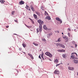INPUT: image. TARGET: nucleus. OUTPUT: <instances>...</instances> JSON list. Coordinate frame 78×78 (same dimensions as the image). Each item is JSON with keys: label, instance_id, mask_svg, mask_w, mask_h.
Returning a JSON list of instances; mask_svg holds the SVG:
<instances>
[{"label": "nucleus", "instance_id": "nucleus-1", "mask_svg": "<svg viewBox=\"0 0 78 78\" xmlns=\"http://www.w3.org/2000/svg\"><path fill=\"white\" fill-rule=\"evenodd\" d=\"M76 56H78V55H77L76 53L75 52H74V53H72L71 57V59H73V62H74L75 64H78V61L77 60V59H78V58L77 57H76Z\"/></svg>", "mask_w": 78, "mask_h": 78}, {"label": "nucleus", "instance_id": "nucleus-2", "mask_svg": "<svg viewBox=\"0 0 78 78\" xmlns=\"http://www.w3.org/2000/svg\"><path fill=\"white\" fill-rule=\"evenodd\" d=\"M37 22L39 24V28L37 29V32H41L42 29V25L44 24V21H41V20H39L37 21Z\"/></svg>", "mask_w": 78, "mask_h": 78}, {"label": "nucleus", "instance_id": "nucleus-3", "mask_svg": "<svg viewBox=\"0 0 78 78\" xmlns=\"http://www.w3.org/2000/svg\"><path fill=\"white\" fill-rule=\"evenodd\" d=\"M55 19L57 20H58V21H59V22H60V24H61V23L62 22V21L61 20V19H60V18H58V17L56 18H55Z\"/></svg>", "mask_w": 78, "mask_h": 78}, {"label": "nucleus", "instance_id": "nucleus-4", "mask_svg": "<svg viewBox=\"0 0 78 78\" xmlns=\"http://www.w3.org/2000/svg\"><path fill=\"white\" fill-rule=\"evenodd\" d=\"M55 19L57 20H58V21H59V22H60V24H61V23L62 22V21L61 20V19H60V18H58V17L56 18H55Z\"/></svg>", "mask_w": 78, "mask_h": 78}, {"label": "nucleus", "instance_id": "nucleus-5", "mask_svg": "<svg viewBox=\"0 0 78 78\" xmlns=\"http://www.w3.org/2000/svg\"><path fill=\"white\" fill-rule=\"evenodd\" d=\"M55 19L57 20H58V21H59V22H60V24H61V23L62 22V21L61 20V19H60V18H58V17L56 18H55Z\"/></svg>", "mask_w": 78, "mask_h": 78}, {"label": "nucleus", "instance_id": "nucleus-6", "mask_svg": "<svg viewBox=\"0 0 78 78\" xmlns=\"http://www.w3.org/2000/svg\"><path fill=\"white\" fill-rule=\"evenodd\" d=\"M54 73L55 74H59V72L58 70H56L55 71Z\"/></svg>", "mask_w": 78, "mask_h": 78}, {"label": "nucleus", "instance_id": "nucleus-7", "mask_svg": "<svg viewBox=\"0 0 78 78\" xmlns=\"http://www.w3.org/2000/svg\"><path fill=\"white\" fill-rule=\"evenodd\" d=\"M24 3H25V2H24V1H23L22 0L20 1L19 2V4H20V5H23Z\"/></svg>", "mask_w": 78, "mask_h": 78}, {"label": "nucleus", "instance_id": "nucleus-8", "mask_svg": "<svg viewBox=\"0 0 78 78\" xmlns=\"http://www.w3.org/2000/svg\"><path fill=\"white\" fill-rule=\"evenodd\" d=\"M59 47H62V48H65V46H64V45L61 44H60Z\"/></svg>", "mask_w": 78, "mask_h": 78}, {"label": "nucleus", "instance_id": "nucleus-9", "mask_svg": "<svg viewBox=\"0 0 78 78\" xmlns=\"http://www.w3.org/2000/svg\"><path fill=\"white\" fill-rule=\"evenodd\" d=\"M25 8L27 9H28L29 11H30V10H31L30 8L28 6H27V5H26V7Z\"/></svg>", "mask_w": 78, "mask_h": 78}, {"label": "nucleus", "instance_id": "nucleus-10", "mask_svg": "<svg viewBox=\"0 0 78 78\" xmlns=\"http://www.w3.org/2000/svg\"><path fill=\"white\" fill-rule=\"evenodd\" d=\"M45 19H48V20H50V19H51V18L49 16H48L46 17Z\"/></svg>", "mask_w": 78, "mask_h": 78}, {"label": "nucleus", "instance_id": "nucleus-11", "mask_svg": "<svg viewBox=\"0 0 78 78\" xmlns=\"http://www.w3.org/2000/svg\"><path fill=\"white\" fill-rule=\"evenodd\" d=\"M69 41V38H68V37H67L65 39V42H67Z\"/></svg>", "mask_w": 78, "mask_h": 78}, {"label": "nucleus", "instance_id": "nucleus-12", "mask_svg": "<svg viewBox=\"0 0 78 78\" xmlns=\"http://www.w3.org/2000/svg\"><path fill=\"white\" fill-rule=\"evenodd\" d=\"M59 51L60 52H65L66 51L65 50H64L63 49L62 50H59Z\"/></svg>", "mask_w": 78, "mask_h": 78}, {"label": "nucleus", "instance_id": "nucleus-13", "mask_svg": "<svg viewBox=\"0 0 78 78\" xmlns=\"http://www.w3.org/2000/svg\"><path fill=\"white\" fill-rule=\"evenodd\" d=\"M50 53L49 52H47L45 53V55L47 56H48V55H49V54H50Z\"/></svg>", "mask_w": 78, "mask_h": 78}, {"label": "nucleus", "instance_id": "nucleus-14", "mask_svg": "<svg viewBox=\"0 0 78 78\" xmlns=\"http://www.w3.org/2000/svg\"><path fill=\"white\" fill-rule=\"evenodd\" d=\"M43 28L44 29H45V30H47V27H46V25H44L43 26Z\"/></svg>", "mask_w": 78, "mask_h": 78}, {"label": "nucleus", "instance_id": "nucleus-15", "mask_svg": "<svg viewBox=\"0 0 78 78\" xmlns=\"http://www.w3.org/2000/svg\"><path fill=\"white\" fill-rule=\"evenodd\" d=\"M30 8L32 11H34V8H33V6H31Z\"/></svg>", "mask_w": 78, "mask_h": 78}, {"label": "nucleus", "instance_id": "nucleus-16", "mask_svg": "<svg viewBox=\"0 0 78 78\" xmlns=\"http://www.w3.org/2000/svg\"><path fill=\"white\" fill-rule=\"evenodd\" d=\"M34 16L35 17V19H36L37 18V15H36L35 14H34Z\"/></svg>", "mask_w": 78, "mask_h": 78}, {"label": "nucleus", "instance_id": "nucleus-17", "mask_svg": "<svg viewBox=\"0 0 78 78\" xmlns=\"http://www.w3.org/2000/svg\"><path fill=\"white\" fill-rule=\"evenodd\" d=\"M0 2L2 3H4V2H5V1L4 0H1L0 1Z\"/></svg>", "mask_w": 78, "mask_h": 78}, {"label": "nucleus", "instance_id": "nucleus-18", "mask_svg": "<svg viewBox=\"0 0 78 78\" xmlns=\"http://www.w3.org/2000/svg\"><path fill=\"white\" fill-rule=\"evenodd\" d=\"M55 62L56 63V64H57V63H58V59H55Z\"/></svg>", "mask_w": 78, "mask_h": 78}, {"label": "nucleus", "instance_id": "nucleus-19", "mask_svg": "<svg viewBox=\"0 0 78 78\" xmlns=\"http://www.w3.org/2000/svg\"><path fill=\"white\" fill-rule=\"evenodd\" d=\"M47 37L48 39H50V34H48L47 35Z\"/></svg>", "mask_w": 78, "mask_h": 78}, {"label": "nucleus", "instance_id": "nucleus-20", "mask_svg": "<svg viewBox=\"0 0 78 78\" xmlns=\"http://www.w3.org/2000/svg\"><path fill=\"white\" fill-rule=\"evenodd\" d=\"M43 55H44V53H43V52L42 51V53L41 55V58H42L44 57V56Z\"/></svg>", "mask_w": 78, "mask_h": 78}, {"label": "nucleus", "instance_id": "nucleus-21", "mask_svg": "<svg viewBox=\"0 0 78 78\" xmlns=\"http://www.w3.org/2000/svg\"><path fill=\"white\" fill-rule=\"evenodd\" d=\"M56 45L57 47H58V46L60 47V43H56Z\"/></svg>", "mask_w": 78, "mask_h": 78}, {"label": "nucleus", "instance_id": "nucleus-22", "mask_svg": "<svg viewBox=\"0 0 78 78\" xmlns=\"http://www.w3.org/2000/svg\"><path fill=\"white\" fill-rule=\"evenodd\" d=\"M36 13L37 14L38 16H40V13L38 12H36Z\"/></svg>", "mask_w": 78, "mask_h": 78}, {"label": "nucleus", "instance_id": "nucleus-23", "mask_svg": "<svg viewBox=\"0 0 78 78\" xmlns=\"http://www.w3.org/2000/svg\"><path fill=\"white\" fill-rule=\"evenodd\" d=\"M48 56L50 57V58H51V57H52V55L50 54H50H49V55Z\"/></svg>", "mask_w": 78, "mask_h": 78}, {"label": "nucleus", "instance_id": "nucleus-24", "mask_svg": "<svg viewBox=\"0 0 78 78\" xmlns=\"http://www.w3.org/2000/svg\"><path fill=\"white\" fill-rule=\"evenodd\" d=\"M66 55L65 54H64L62 55V57H63V58H66Z\"/></svg>", "mask_w": 78, "mask_h": 78}, {"label": "nucleus", "instance_id": "nucleus-25", "mask_svg": "<svg viewBox=\"0 0 78 78\" xmlns=\"http://www.w3.org/2000/svg\"><path fill=\"white\" fill-rule=\"evenodd\" d=\"M33 44H34V45H35V46H37L38 45V44H36L34 42L33 43Z\"/></svg>", "mask_w": 78, "mask_h": 78}, {"label": "nucleus", "instance_id": "nucleus-26", "mask_svg": "<svg viewBox=\"0 0 78 78\" xmlns=\"http://www.w3.org/2000/svg\"><path fill=\"white\" fill-rule=\"evenodd\" d=\"M42 40L43 42H45L46 41V40L44 38H42Z\"/></svg>", "mask_w": 78, "mask_h": 78}, {"label": "nucleus", "instance_id": "nucleus-27", "mask_svg": "<svg viewBox=\"0 0 78 78\" xmlns=\"http://www.w3.org/2000/svg\"><path fill=\"white\" fill-rule=\"evenodd\" d=\"M30 57L32 59H34V58H33V55H31L30 56Z\"/></svg>", "mask_w": 78, "mask_h": 78}, {"label": "nucleus", "instance_id": "nucleus-28", "mask_svg": "<svg viewBox=\"0 0 78 78\" xmlns=\"http://www.w3.org/2000/svg\"><path fill=\"white\" fill-rule=\"evenodd\" d=\"M14 12H15L14 11H12V15H14Z\"/></svg>", "mask_w": 78, "mask_h": 78}, {"label": "nucleus", "instance_id": "nucleus-29", "mask_svg": "<svg viewBox=\"0 0 78 78\" xmlns=\"http://www.w3.org/2000/svg\"><path fill=\"white\" fill-rule=\"evenodd\" d=\"M68 69H69V70H72V67H69Z\"/></svg>", "mask_w": 78, "mask_h": 78}, {"label": "nucleus", "instance_id": "nucleus-30", "mask_svg": "<svg viewBox=\"0 0 78 78\" xmlns=\"http://www.w3.org/2000/svg\"><path fill=\"white\" fill-rule=\"evenodd\" d=\"M67 37H67L65 36L64 37H63V39H66L67 38Z\"/></svg>", "mask_w": 78, "mask_h": 78}, {"label": "nucleus", "instance_id": "nucleus-31", "mask_svg": "<svg viewBox=\"0 0 78 78\" xmlns=\"http://www.w3.org/2000/svg\"><path fill=\"white\" fill-rule=\"evenodd\" d=\"M23 47H24V48H25V47H26V45H25V44H23Z\"/></svg>", "mask_w": 78, "mask_h": 78}, {"label": "nucleus", "instance_id": "nucleus-32", "mask_svg": "<svg viewBox=\"0 0 78 78\" xmlns=\"http://www.w3.org/2000/svg\"><path fill=\"white\" fill-rule=\"evenodd\" d=\"M45 12H46V13H45V15H46V16H47V15H48V13L46 12V11H45Z\"/></svg>", "mask_w": 78, "mask_h": 78}, {"label": "nucleus", "instance_id": "nucleus-33", "mask_svg": "<svg viewBox=\"0 0 78 78\" xmlns=\"http://www.w3.org/2000/svg\"><path fill=\"white\" fill-rule=\"evenodd\" d=\"M72 43H73V44H75V41H73L72 42Z\"/></svg>", "mask_w": 78, "mask_h": 78}, {"label": "nucleus", "instance_id": "nucleus-34", "mask_svg": "<svg viewBox=\"0 0 78 78\" xmlns=\"http://www.w3.org/2000/svg\"><path fill=\"white\" fill-rule=\"evenodd\" d=\"M31 21H32V23L33 24H34V21H33V20H32Z\"/></svg>", "mask_w": 78, "mask_h": 78}, {"label": "nucleus", "instance_id": "nucleus-35", "mask_svg": "<svg viewBox=\"0 0 78 78\" xmlns=\"http://www.w3.org/2000/svg\"><path fill=\"white\" fill-rule=\"evenodd\" d=\"M68 35L69 36V37H70V34L69 33H68Z\"/></svg>", "mask_w": 78, "mask_h": 78}, {"label": "nucleus", "instance_id": "nucleus-36", "mask_svg": "<svg viewBox=\"0 0 78 78\" xmlns=\"http://www.w3.org/2000/svg\"><path fill=\"white\" fill-rule=\"evenodd\" d=\"M60 39V38H59L58 39V42H61V41L60 40V39Z\"/></svg>", "mask_w": 78, "mask_h": 78}, {"label": "nucleus", "instance_id": "nucleus-37", "mask_svg": "<svg viewBox=\"0 0 78 78\" xmlns=\"http://www.w3.org/2000/svg\"><path fill=\"white\" fill-rule=\"evenodd\" d=\"M74 70V68L72 67L71 68V70Z\"/></svg>", "mask_w": 78, "mask_h": 78}, {"label": "nucleus", "instance_id": "nucleus-38", "mask_svg": "<svg viewBox=\"0 0 78 78\" xmlns=\"http://www.w3.org/2000/svg\"><path fill=\"white\" fill-rule=\"evenodd\" d=\"M39 58L40 59H42L41 58V56L40 55H39Z\"/></svg>", "mask_w": 78, "mask_h": 78}, {"label": "nucleus", "instance_id": "nucleus-39", "mask_svg": "<svg viewBox=\"0 0 78 78\" xmlns=\"http://www.w3.org/2000/svg\"><path fill=\"white\" fill-rule=\"evenodd\" d=\"M32 70V68H30V71H31Z\"/></svg>", "mask_w": 78, "mask_h": 78}, {"label": "nucleus", "instance_id": "nucleus-40", "mask_svg": "<svg viewBox=\"0 0 78 78\" xmlns=\"http://www.w3.org/2000/svg\"><path fill=\"white\" fill-rule=\"evenodd\" d=\"M9 27V26H7L6 27L7 28H8Z\"/></svg>", "mask_w": 78, "mask_h": 78}, {"label": "nucleus", "instance_id": "nucleus-41", "mask_svg": "<svg viewBox=\"0 0 78 78\" xmlns=\"http://www.w3.org/2000/svg\"><path fill=\"white\" fill-rule=\"evenodd\" d=\"M15 21L16 22V23H17V22H18V21H17L16 20H15Z\"/></svg>", "mask_w": 78, "mask_h": 78}, {"label": "nucleus", "instance_id": "nucleus-42", "mask_svg": "<svg viewBox=\"0 0 78 78\" xmlns=\"http://www.w3.org/2000/svg\"><path fill=\"white\" fill-rule=\"evenodd\" d=\"M31 54H28V55L29 56H30V55H31Z\"/></svg>", "mask_w": 78, "mask_h": 78}, {"label": "nucleus", "instance_id": "nucleus-43", "mask_svg": "<svg viewBox=\"0 0 78 78\" xmlns=\"http://www.w3.org/2000/svg\"><path fill=\"white\" fill-rule=\"evenodd\" d=\"M60 64H57V66H59L60 65Z\"/></svg>", "mask_w": 78, "mask_h": 78}, {"label": "nucleus", "instance_id": "nucleus-44", "mask_svg": "<svg viewBox=\"0 0 78 78\" xmlns=\"http://www.w3.org/2000/svg\"><path fill=\"white\" fill-rule=\"evenodd\" d=\"M75 46L76 47H77V44H75Z\"/></svg>", "mask_w": 78, "mask_h": 78}, {"label": "nucleus", "instance_id": "nucleus-45", "mask_svg": "<svg viewBox=\"0 0 78 78\" xmlns=\"http://www.w3.org/2000/svg\"><path fill=\"white\" fill-rule=\"evenodd\" d=\"M29 19L30 20H31V21H32V19H31V18H29Z\"/></svg>", "mask_w": 78, "mask_h": 78}, {"label": "nucleus", "instance_id": "nucleus-46", "mask_svg": "<svg viewBox=\"0 0 78 78\" xmlns=\"http://www.w3.org/2000/svg\"><path fill=\"white\" fill-rule=\"evenodd\" d=\"M68 30H69V31H70V28H68Z\"/></svg>", "mask_w": 78, "mask_h": 78}, {"label": "nucleus", "instance_id": "nucleus-47", "mask_svg": "<svg viewBox=\"0 0 78 78\" xmlns=\"http://www.w3.org/2000/svg\"><path fill=\"white\" fill-rule=\"evenodd\" d=\"M41 9H42V10H44V9H43V8H42V7H41Z\"/></svg>", "mask_w": 78, "mask_h": 78}, {"label": "nucleus", "instance_id": "nucleus-48", "mask_svg": "<svg viewBox=\"0 0 78 78\" xmlns=\"http://www.w3.org/2000/svg\"><path fill=\"white\" fill-rule=\"evenodd\" d=\"M57 33H59V31L58 30L57 31Z\"/></svg>", "mask_w": 78, "mask_h": 78}, {"label": "nucleus", "instance_id": "nucleus-49", "mask_svg": "<svg viewBox=\"0 0 78 78\" xmlns=\"http://www.w3.org/2000/svg\"><path fill=\"white\" fill-rule=\"evenodd\" d=\"M21 48H19V50H20H20H21Z\"/></svg>", "mask_w": 78, "mask_h": 78}, {"label": "nucleus", "instance_id": "nucleus-50", "mask_svg": "<svg viewBox=\"0 0 78 78\" xmlns=\"http://www.w3.org/2000/svg\"><path fill=\"white\" fill-rule=\"evenodd\" d=\"M15 34V35H17V34Z\"/></svg>", "mask_w": 78, "mask_h": 78}, {"label": "nucleus", "instance_id": "nucleus-51", "mask_svg": "<svg viewBox=\"0 0 78 78\" xmlns=\"http://www.w3.org/2000/svg\"><path fill=\"white\" fill-rule=\"evenodd\" d=\"M23 53L24 54H26V53L25 52H23Z\"/></svg>", "mask_w": 78, "mask_h": 78}, {"label": "nucleus", "instance_id": "nucleus-52", "mask_svg": "<svg viewBox=\"0 0 78 78\" xmlns=\"http://www.w3.org/2000/svg\"><path fill=\"white\" fill-rule=\"evenodd\" d=\"M74 31H76V29H74Z\"/></svg>", "mask_w": 78, "mask_h": 78}, {"label": "nucleus", "instance_id": "nucleus-53", "mask_svg": "<svg viewBox=\"0 0 78 78\" xmlns=\"http://www.w3.org/2000/svg\"><path fill=\"white\" fill-rule=\"evenodd\" d=\"M62 34H63V35L64 34L63 32H62Z\"/></svg>", "mask_w": 78, "mask_h": 78}, {"label": "nucleus", "instance_id": "nucleus-54", "mask_svg": "<svg viewBox=\"0 0 78 78\" xmlns=\"http://www.w3.org/2000/svg\"><path fill=\"white\" fill-rule=\"evenodd\" d=\"M42 58L43 60H44V57Z\"/></svg>", "mask_w": 78, "mask_h": 78}, {"label": "nucleus", "instance_id": "nucleus-55", "mask_svg": "<svg viewBox=\"0 0 78 78\" xmlns=\"http://www.w3.org/2000/svg\"><path fill=\"white\" fill-rule=\"evenodd\" d=\"M25 25H26V27H28V26H27V25H26V24H25Z\"/></svg>", "mask_w": 78, "mask_h": 78}, {"label": "nucleus", "instance_id": "nucleus-56", "mask_svg": "<svg viewBox=\"0 0 78 78\" xmlns=\"http://www.w3.org/2000/svg\"><path fill=\"white\" fill-rule=\"evenodd\" d=\"M58 65L56 64V67H58Z\"/></svg>", "mask_w": 78, "mask_h": 78}, {"label": "nucleus", "instance_id": "nucleus-57", "mask_svg": "<svg viewBox=\"0 0 78 78\" xmlns=\"http://www.w3.org/2000/svg\"><path fill=\"white\" fill-rule=\"evenodd\" d=\"M71 47H72V48H73V46H71Z\"/></svg>", "mask_w": 78, "mask_h": 78}, {"label": "nucleus", "instance_id": "nucleus-58", "mask_svg": "<svg viewBox=\"0 0 78 78\" xmlns=\"http://www.w3.org/2000/svg\"><path fill=\"white\" fill-rule=\"evenodd\" d=\"M58 51H59V50Z\"/></svg>", "mask_w": 78, "mask_h": 78}, {"label": "nucleus", "instance_id": "nucleus-59", "mask_svg": "<svg viewBox=\"0 0 78 78\" xmlns=\"http://www.w3.org/2000/svg\"><path fill=\"white\" fill-rule=\"evenodd\" d=\"M27 27H28V28H29V27L28 26H27Z\"/></svg>", "mask_w": 78, "mask_h": 78}, {"label": "nucleus", "instance_id": "nucleus-60", "mask_svg": "<svg viewBox=\"0 0 78 78\" xmlns=\"http://www.w3.org/2000/svg\"><path fill=\"white\" fill-rule=\"evenodd\" d=\"M41 62H42V60H41Z\"/></svg>", "mask_w": 78, "mask_h": 78}, {"label": "nucleus", "instance_id": "nucleus-61", "mask_svg": "<svg viewBox=\"0 0 78 78\" xmlns=\"http://www.w3.org/2000/svg\"><path fill=\"white\" fill-rule=\"evenodd\" d=\"M68 65H69V63L68 64Z\"/></svg>", "mask_w": 78, "mask_h": 78}, {"label": "nucleus", "instance_id": "nucleus-62", "mask_svg": "<svg viewBox=\"0 0 78 78\" xmlns=\"http://www.w3.org/2000/svg\"><path fill=\"white\" fill-rule=\"evenodd\" d=\"M77 73V75H78V73Z\"/></svg>", "mask_w": 78, "mask_h": 78}, {"label": "nucleus", "instance_id": "nucleus-63", "mask_svg": "<svg viewBox=\"0 0 78 78\" xmlns=\"http://www.w3.org/2000/svg\"><path fill=\"white\" fill-rule=\"evenodd\" d=\"M40 50L41 51V50L40 49Z\"/></svg>", "mask_w": 78, "mask_h": 78}, {"label": "nucleus", "instance_id": "nucleus-64", "mask_svg": "<svg viewBox=\"0 0 78 78\" xmlns=\"http://www.w3.org/2000/svg\"><path fill=\"white\" fill-rule=\"evenodd\" d=\"M26 34V35H27V34Z\"/></svg>", "mask_w": 78, "mask_h": 78}]
</instances>
